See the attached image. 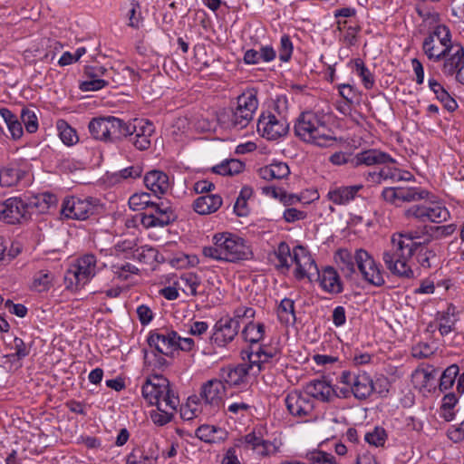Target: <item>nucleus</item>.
<instances>
[{
    "label": "nucleus",
    "mask_w": 464,
    "mask_h": 464,
    "mask_svg": "<svg viewBox=\"0 0 464 464\" xmlns=\"http://www.w3.org/2000/svg\"><path fill=\"white\" fill-rule=\"evenodd\" d=\"M401 205L424 199L429 191L420 187H398Z\"/></svg>",
    "instance_id": "37998d69"
},
{
    "label": "nucleus",
    "mask_w": 464,
    "mask_h": 464,
    "mask_svg": "<svg viewBox=\"0 0 464 464\" xmlns=\"http://www.w3.org/2000/svg\"><path fill=\"white\" fill-rule=\"evenodd\" d=\"M30 219L28 206L21 197H12L0 204V220L10 225L21 224Z\"/></svg>",
    "instance_id": "4468645a"
},
{
    "label": "nucleus",
    "mask_w": 464,
    "mask_h": 464,
    "mask_svg": "<svg viewBox=\"0 0 464 464\" xmlns=\"http://www.w3.org/2000/svg\"><path fill=\"white\" fill-rule=\"evenodd\" d=\"M405 216L423 222L440 223L450 218V212L440 205H414L406 210Z\"/></svg>",
    "instance_id": "aec40b11"
},
{
    "label": "nucleus",
    "mask_w": 464,
    "mask_h": 464,
    "mask_svg": "<svg viewBox=\"0 0 464 464\" xmlns=\"http://www.w3.org/2000/svg\"><path fill=\"white\" fill-rule=\"evenodd\" d=\"M241 335L246 342L257 343L264 338L265 324L263 323L255 324L251 321L244 327Z\"/></svg>",
    "instance_id": "c03bdc74"
},
{
    "label": "nucleus",
    "mask_w": 464,
    "mask_h": 464,
    "mask_svg": "<svg viewBox=\"0 0 464 464\" xmlns=\"http://www.w3.org/2000/svg\"><path fill=\"white\" fill-rule=\"evenodd\" d=\"M108 79H87L79 84V88L82 92H96L109 86Z\"/></svg>",
    "instance_id": "e2e57ef3"
},
{
    "label": "nucleus",
    "mask_w": 464,
    "mask_h": 464,
    "mask_svg": "<svg viewBox=\"0 0 464 464\" xmlns=\"http://www.w3.org/2000/svg\"><path fill=\"white\" fill-rule=\"evenodd\" d=\"M456 307L450 304L445 311L438 312L435 320L438 324H450L455 325L457 319L454 318Z\"/></svg>",
    "instance_id": "0e129e2a"
},
{
    "label": "nucleus",
    "mask_w": 464,
    "mask_h": 464,
    "mask_svg": "<svg viewBox=\"0 0 464 464\" xmlns=\"http://www.w3.org/2000/svg\"><path fill=\"white\" fill-rule=\"evenodd\" d=\"M144 185L155 197L167 194L171 188L169 175L158 169L150 170L145 174Z\"/></svg>",
    "instance_id": "b1692460"
},
{
    "label": "nucleus",
    "mask_w": 464,
    "mask_h": 464,
    "mask_svg": "<svg viewBox=\"0 0 464 464\" xmlns=\"http://www.w3.org/2000/svg\"><path fill=\"white\" fill-rule=\"evenodd\" d=\"M431 231L427 226L421 229H412L394 233L391 237V246L382 253V260L390 273L401 279L412 280L418 277L419 269H413L411 255L418 249L414 246H422L432 240Z\"/></svg>",
    "instance_id": "f257e3e1"
},
{
    "label": "nucleus",
    "mask_w": 464,
    "mask_h": 464,
    "mask_svg": "<svg viewBox=\"0 0 464 464\" xmlns=\"http://www.w3.org/2000/svg\"><path fill=\"white\" fill-rule=\"evenodd\" d=\"M381 198L390 205L401 207L398 187L384 188L381 193Z\"/></svg>",
    "instance_id": "69168bd1"
},
{
    "label": "nucleus",
    "mask_w": 464,
    "mask_h": 464,
    "mask_svg": "<svg viewBox=\"0 0 464 464\" xmlns=\"http://www.w3.org/2000/svg\"><path fill=\"white\" fill-rule=\"evenodd\" d=\"M422 51L427 58L431 62H440L445 54L446 47L441 46L433 36H426L422 42Z\"/></svg>",
    "instance_id": "ea45409f"
},
{
    "label": "nucleus",
    "mask_w": 464,
    "mask_h": 464,
    "mask_svg": "<svg viewBox=\"0 0 464 464\" xmlns=\"http://www.w3.org/2000/svg\"><path fill=\"white\" fill-rule=\"evenodd\" d=\"M427 36H433V39L443 47L453 46L456 44L451 41L450 30L445 24L435 26Z\"/></svg>",
    "instance_id": "09e8293b"
},
{
    "label": "nucleus",
    "mask_w": 464,
    "mask_h": 464,
    "mask_svg": "<svg viewBox=\"0 0 464 464\" xmlns=\"http://www.w3.org/2000/svg\"><path fill=\"white\" fill-rule=\"evenodd\" d=\"M122 128L123 120L114 116L95 117L88 124L91 136L104 142H114L122 138Z\"/></svg>",
    "instance_id": "0eeeda50"
},
{
    "label": "nucleus",
    "mask_w": 464,
    "mask_h": 464,
    "mask_svg": "<svg viewBox=\"0 0 464 464\" xmlns=\"http://www.w3.org/2000/svg\"><path fill=\"white\" fill-rule=\"evenodd\" d=\"M96 256L92 254H87L78 259L77 264L70 268L65 275V281H69L70 285L67 288L83 287L91 278L96 274Z\"/></svg>",
    "instance_id": "9d476101"
},
{
    "label": "nucleus",
    "mask_w": 464,
    "mask_h": 464,
    "mask_svg": "<svg viewBox=\"0 0 464 464\" xmlns=\"http://www.w3.org/2000/svg\"><path fill=\"white\" fill-rule=\"evenodd\" d=\"M395 162L396 160L389 153L376 149H368L353 154V168L372 167Z\"/></svg>",
    "instance_id": "412c9836"
},
{
    "label": "nucleus",
    "mask_w": 464,
    "mask_h": 464,
    "mask_svg": "<svg viewBox=\"0 0 464 464\" xmlns=\"http://www.w3.org/2000/svg\"><path fill=\"white\" fill-rule=\"evenodd\" d=\"M366 442L375 447L382 446L387 439L386 431L382 427H375L372 431L364 436Z\"/></svg>",
    "instance_id": "052dcab7"
},
{
    "label": "nucleus",
    "mask_w": 464,
    "mask_h": 464,
    "mask_svg": "<svg viewBox=\"0 0 464 464\" xmlns=\"http://www.w3.org/2000/svg\"><path fill=\"white\" fill-rule=\"evenodd\" d=\"M177 411L174 408L165 406V409L158 408L150 412L152 421L158 426H164L170 422Z\"/></svg>",
    "instance_id": "3c124183"
},
{
    "label": "nucleus",
    "mask_w": 464,
    "mask_h": 464,
    "mask_svg": "<svg viewBox=\"0 0 464 464\" xmlns=\"http://www.w3.org/2000/svg\"><path fill=\"white\" fill-rule=\"evenodd\" d=\"M222 202L219 195L207 194L195 199L193 208L199 215H208L216 212L222 206Z\"/></svg>",
    "instance_id": "c85d7f7f"
},
{
    "label": "nucleus",
    "mask_w": 464,
    "mask_h": 464,
    "mask_svg": "<svg viewBox=\"0 0 464 464\" xmlns=\"http://www.w3.org/2000/svg\"><path fill=\"white\" fill-rule=\"evenodd\" d=\"M309 464H338L334 456L323 450H314L306 455Z\"/></svg>",
    "instance_id": "bf43d9fd"
},
{
    "label": "nucleus",
    "mask_w": 464,
    "mask_h": 464,
    "mask_svg": "<svg viewBox=\"0 0 464 464\" xmlns=\"http://www.w3.org/2000/svg\"><path fill=\"white\" fill-rule=\"evenodd\" d=\"M99 208L97 198L71 197L64 198L61 208V215L66 219L85 220L96 214Z\"/></svg>",
    "instance_id": "6e6552de"
},
{
    "label": "nucleus",
    "mask_w": 464,
    "mask_h": 464,
    "mask_svg": "<svg viewBox=\"0 0 464 464\" xmlns=\"http://www.w3.org/2000/svg\"><path fill=\"white\" fill-rule=\"evenodd\" d=\"M357 257L359 259L357 269L363 280L372 285L382 286L385 284V279L381 264L377 263L372 255L362 248H357Z\"/></svg>",
    "instance_id": "ddd939ff"
},
{
    "label": "nucleus",
    "mask_w": 464,
    "mask_h": 464,
    "mask_svg": "<svg viewBox=\"0 0 464 464\" xmlns=\"http://www.w3.org/2000/svg\"><path fill=\"white\" fill-rule=\"evenodd\" d=\"M227 388L219 378L211 379L202 384L199 392V401H203L211 412L218 411L226 395Z\"/></svg>",
    "instance_id": "6ab92c4d"
},
{
    "label": "nucleus",
    "mask_w": 464,
    "mask_h": 464,
    "mask_svg": "<svg viewBox=\"0 0 464 464\" xmlns=\"http://www.w3.org/2000/svg\"><path fill=\"white\" fill-rule=\"evenodd\" d=\"M257 91L247 89L237 98V103L228 112L221 114L218 121L228 129L237 130L246 128L258 108Z\"/></svg>",
    "instance_id": "20e7f679"
},
{
    "label": "nucleus",
    "mask_w": 464,
    "mask_h": 464,
    "mask_svg": "<svg viewBox=\"0 0 464 464\" xmlns=\"http://www.w3.org/2000/svg\"><path fill=\"white\" fill-rule=\"evenodd\" d=\"M290 169L285 162H273L259 169V175L266 180L283 179L289 176Z\"/></svg>",
    "instance_id": "f704fd0d"
},
{
    "label": "nucleus",
    "mask_w": 464,
    "mask_h": 464,
    "mask_svg": "<svg viewBox=\"0 0 464 464\" xmlns=\"http://www.w3.org/2000/svg\"><path fill=\"white\" fill-rule=\"evenodd\" d=\"M414 246H419V248L413 251L411 255V259L414 257L418 265L417 267H413V269H419L418 277L420 276L422 269L430 270L440 267L443 255V249L440 244L430 241L422 246L416 245Z\"/></svg>",
    "instance_id": "9b49d317"
},
{
    "label": "nucleus",
    "mask_w": 464,
    "mask_h": 464,
    "mask_svg": "<svg viewBox=\"0 0 464 464\" xmlns=\"http://www.w3.org/2000/svg\"><path fill=\"white\" fill-rule=\"evenodd\" d=\"M157 458L141 448H134L127 455L126 464H156Z\"/></svg>",
    "instance_id": "de8ad7c7"
},
{
    "label": "nucleus",
    "mask_w": 464,
    "mask_h": 464,
    "mask_svg": "<svg viewBox=\"0 0 464 464\" xmlns=\"http://www.w3.org/2000/svg\"><path fill=\"white\" fill-rule=\"evenodd\" d=\"M277 109L278 105L275 104L274 111H262L257 120V132L268 140H276L289 131V123L285 116Z\"/></svg>",
    "instance_id": "423d86ee"
},
{
    "label": "nucleus",
    "mask_w": 464,
    "mask_h": 464,
    "mask_svg": "<svg viewBox=\"0 0 464 464\" xmlns=\"http://www.w3.org/2000/svg\"><path fill=\"white\" fill-rule=\"evenodd\" d=\"M363 185L331 187L326 195L327 198L335 205H347L353 201Z\"/></svg>",
    "instance_id": "cd10ccee"
},
{
    "label": "nucleus",
    "mask_w": 464,
    "mask_h": 464,
    "mask_svg": "<svg viewBox=\"0 0 464 464\" xmlns=\"http://www.w3.org/2000/svg\"><path fill=\"white\" fill-rule=\"evenodd\" d=\"M155 128L152 122L144 119H134L130 122L123 121L122 137L141 136L143 134H153Z\"/></svg>",
    "instance_id": "7c9ffc66"
},
{
    "label": "nucleus",
    "mask_w": 464,
    "mask_h": 464,
    "mask_svg": "<svg viewBox=\"0 0 464 464\" xmlns=\"http://www.w3.org/2000/svg\"><path fill=\"white\" fill-rule=\"evenodd\" d=\"M148 344L159 354L173 358L179 351L191 352L195 348V341L190 337L182 338L171 329L161 328L150 331L147 339Z\"/></svg>",
    "instance_id": "39448f33"
},
{
    "label": "nucleus",
    "mask_w": 464,
    "mask_h": 464,
    "mask_svg": "<svg viewBox=\"0 0 464 464\" xmlns=\"http://www.w3.org/2000/svg\"><path fill=\"white\" fill-rule=\"evenodd\" d=\"M285 407L289 414L299 422H306L315 418L314 399L299 391H292L285 398Z\"/></svg>",
    "instance_id": "1a4fd4ad"
},
{
    "label": "nucleus",
    "mask_w": 464,
    "mask_h": 464,
    "mask_svg": "<svg viewBox=\"0 0 464 464\" xmlns=\"http://www.w3.org/2000/svg\"><path fill=\"white\" fill-rule=\"evenodd\" d=\"M111 72L112 68L109 70L99 64L86 65L83 70V73L88 79H108L114 82Z\"/></svg>",
    "instance_id": "6e6d98bb"
},
{
    "label": "nucleus",
    "mask_w": 464,
    "mask_h": 464,
    "mask_svg": "<svg viewBox=\"0 0 464 464\" xmlns=\"http://www.w3.org/2000/svg\"><path fill=\"white\" fill-rule=\"evenodd\" d=\"M459 367L457 364L448 366L442 372L440 380V390L447 391L450 389L459 375Z\"/></svg>",
    "instance_id": "864d4df0"
},
{
    "label": "nucleus",
    "mask_w": 464,
    "mask_h": 464,
    "mask_svg": "<svg viewBox=\"0 0 464 464\" xmlns=\"http://www.w3.org/2000/svg\"><path fill=\"white\" fill-rule=\"evenodd\" d=\"M292 262L295 264V277L297 280L308 278L310 281L319 271V268L311 253L302 245H297L293 249Z\"/></svg>",
    "instance_id": "dca6fc26"
},
{
    "label": "nucleus",
    "mask_w": 464,
    "mask_h": 464,
    "mask_svg": "<svg viewBox=\"0 0 464 464\" xmlns=\"http://www.w3.org/2000/svg\"><path fill=\"white\" fill-rule=\"evenodd\" d=\"M315 276L324 292L331 295H339L343 292V283L334 267L326 266L319 269Z\"/></svg>",
    "instance_id": "4be33fe9"
},
{
    "label": "nucleus",
    "mask_w": 464,
    "mask_h": 464,
    "mask_svg": "<svg viewBox=\"0 0 464 464\" xmlns=\"http://www.w3.org/2000/svg\"><path fill=\"white\" fill-rule=\"evenodd\" d=\"M154 200L147 192L135 193L129 198V206L133 210L150 208Z\"/></svg>",
    "instance_id": "4d7b16f0"
},
{
    "label": "nucleus",
    "mask_w": 464,
    "mask_h": 464,
    "mask_svg": "<svg viewBox=\"0 0 464 464\" xmlns=\"http://www.w3.org/2000/svg\"><path fill=\"white\" fill-rule=\"evenodd\" d=\"M54 273L49 269H41L34 273L31 289L37 293L49 291L54 284Z\"/></svg>",
    "instance_id": "473e14b6"
},
{
    "label": "nucleus",
    "mask_w": 464,
    "mask_h": 464,
    "mask_svg": "<svg viewBox=\"0 0 464 464\" xmlns=\"http://www.w3.org/2000/svg\"><path fill=\"white\" fill-rule=\"evenodd\" d=\"M198 401L199 399L197 396H192L188 399V402L186 403V405L181 406L180 416L183 420H190L198 417L199 412L198 407Z\"/></svg>",
    "instance_id": "13d9d810"
},
{
    "label": "nucleus",
    "mask_w": 464,
    "mask_h": 464,
    "mask_svg": "<svg viewBox=\"0 0 464 464\" xmlns=\"http://www.w3.org/2000/svg\"><path fill=\"white\" fill-rule=\"evenodd\" d=\"M159 399V402H155L154 404L158 408L165 409V406H167L174 408V410L177 411L179 406V395L170 383H169V387L162 392V395H160Z\"/></svg>",
    "instance_id": "49530a36"
},
{
    "label": "nucleus",
    "mask_w": 464,
    "mask_h": 464,
    "mask_svg": "<svg viewBox=\"0 0 464 464\" xmlns=\"http://www.w3.org/2000/svg\"><path fill=\"white\" fill-rule=\"evenodd\" d=\"M196 436L204 442L217 444L227 440V432L217 426L201 425L196 430Z\"/></svg>",
    "instance_id": "c756f323"
},
{
    "label": "nucleus",
    "mask_w": 464,
    "mask_h": 464,
    "mask_svg": "<svg viewBox=\"0 0 464 464\" xmlns=\"http://www.w3.org/2000/svg\"><path fill=\"white\" fill-rule=\"evenodd\" d=\"M155 198L156 199L153 201L150 209V212L159 218L158 221H160L161 227H167L175 222L178 218L175 204L166 198Z\"/></svg>",
    "instance_id": "5701e85b"
},
{
    "label": "nucleus",
    "mask_w": 464,
    "mask_h": 464,
    "mask_svg": "<svg viewBox=\"0 0 464 464\" xmlns=\"http://www.w3.org/2000/svg\"><path fill=\"white\" fill-rule=\"evenodd\" d=\"M277 318L283 324H294L296 321L295 302L291 298L285 297L281 300L276 309Z\"/></svg>",
    "instance_id": "4c0bfd02"
},
{
    "label": "nucleus",
    "mask_w": 464,
    "mask_h": 464,
    "mask_svg": "<svg viewBox=\"0 0 464 464\" xmlns=\"http://www.w3.org/2000/svg\"><path fill=\"white\" fill-rule=\"evenodd\" d=\"M142 174V168L140 165H132L114 172L111 176V181L113 183H121L127 179H135Z\"/></svg>",
    "instance_id": "a18cd8bd"
},
{
    "label": "nucleus",
    "mask_w": 464,
    "mask_h": 464,
    "mask_svg": "<svg viewBox=\"0 0 464 464\" xmlns=\"http://www.w3.org/2000/svg\"><path fill=\"white\" fill-rule=\"evenodd\" d=\"M212 242V246L202 248V255L206 258L237 263L247 260L252 256V251L245 239L236 234L217 233L213 236Z\"/></svg>",
    "instance_id": "f03ea898"
},
{
    "label": "nucleus",
    "mask_w": 464,
    "mask_h": 464,
    "mask_svg": "<svg viewBox=\"0 0 464 464\" xmlns=\"http://www.w3.org/2000/svg\"><path fill=\"white\" fill-rule=\"evenodd\" d=\"M0 116L3 118L13 140H20L24 135L21 120L8 108L0 109Z\"/></svg>",
    "instance_id": "2f4dec72"
},
{
    "label": "nucleus",
    "mask_w": 464,
    "mask_h": 464,
    "mask_svg": "<svg viewBox=\"0 0 464 464\" xmlns=\"http://www.w3.org/2000/svg\"><path fill=\"white\" fill-rule=\"evenodd\" d=\"M25 203L28 206L29 215L32 216L33 210H36L38 213H46L48 212V207L44 206V202L40 199V196L35 195L29 198H24Z\"/></svg>",
    "instance_id": "774afa93"
},
{
    "label": "nucleus",
    "mask_w": 464,
    "mask_h": 464,
    "mask_svg": "<svg viewBox=\"0 0 464 464\" xmlns=\"http://www.w3.org/2000/svg\"><path fill=\"white\" fill-rule=\"evenodd\" d=\"M294 132L302 141L318 147H327L336 140L324 116L312 111H304L297 117Z\"/></svg>",
    "instance_id": "7ed1b4c3"
},
{
    "label": "nucleus",
    "mask_w": 464,
    "mask_h": 464,
    "mask_svg": "<svg viewBox=\"0 0 464 464\" xmlns=\"http://www.w3.org/2000/svg\"><path fill=\"white\" fill-rule=\"evenodd\" d=\"M304 393L310 398L321 401L323 402H331L334 400V387L324 380H312L304 389Z\"/></svg>",
    "instance_id": "bb28decb"
},
{
    "label": "nucleus",
    "mask_w": 464,
    "mask_h": 464,
    "mask_svg": "<svg viewBox=\"0 0 464 464\" xmlns=\"http://www.w3.org/2000/svg\"><path fill=\"white\" fill-rule=\"evenodd\" d=\"M239 328L240 323L236 319H231L228 315L221 317L213 327L210 341L218 347H225L235 339Z\"/></svg>",
    "instance_id": "a211bd4d"
},
{
    "label": "nucleus",
    "mask_w": 464,
    "mask_h": 464,
    "mask_svg": "<svg viewBox=\"0 0 464 464\" xmlns=\"http://www.w3.org/2000/svg\"><path fill=\"white\" fill-rule=\"evenodd\" d=\"M20 120L28 133H35L38 130V117L34 110L23 108L20 113Z\"/></svg>",
    "instance_id": "603ef678"
},
{
    "label": "nucleus",
    "mask_w": 464,
    "mask_h": 464,
    "mask_svg": "<svg viewBox=\"0 0 464 464\" xmlns=\"http://www.w3.org/2000/svg\"><path fill=\"white\" fill-rule=\"evenodd\" d=\"M339 380L340 382L351 387L353 395L358 400L367 399L376 389L372 379L366 372L343 371Z\"/></svg>",
    "instance_id": "2eb2a0df"
},
{
    "label": "nucleus",
    "mask_w": 464,
    "mask_h": 464,
    "mask_svg": "<svg viewBox=\"0 0 464 464\" xmlns=\"http://www.w3.org/2000/svg\"><path fill=\"white\" fill-rule=\"evenodd\" d=\"M293 43L288 34H283L280 39L279 59L281 62L287 63L290 61L293 53Z\"/></svg>",
    "instance_id": "680f3d73"
},
{
    "label": "nucleus",
    "mask_w": 464,
    "mask_h": 464,
    "mask_svg": "<svg viewBox=\"0 0 464 464\" xmlns=\"http://www.w3.org/2000/svg\"><path fill=\"white\" fill-rule=\"evenodd\" d=\"M250 371L251 365H246V362L228 364L219 370L218 378L227 389L241 388L247 385Z\"/></svg>",
    "instance_id": "f3484780"
},
{
    "label": "nucleus",
    "mask_w": 464,
    "mask_h": 464,
    "mask_svg": "<svg viewBox=\"0 0 464 464\" xmlns=\"http://www.w3.org/2000/svg\"><path fill=\"white\" fill-rule=\"evenodd\" d=\"M354 69L357 75L362 79V82L365 89L371 90L374 86V77L370 70L365 66L361 59H356L354 62Z\"/></svg>",
    "instance_id": "5fc2aeb1"
},
{
    "label": "nucleus",
    "mask_w": 464,
    "mask_h": 464,
    "mask_svg": "<svg viewBox=\"0 0 464 464\" xmlns=\"http://www.w3.org/2000/svg\"><path fill=\"white\" fill-rule=\"evenodd\" d=\"M24 174L17 165H7L0 169V186L6 188L16 186Z\"/></svg>",
    "instance_id": "c9c22d12"
},
{
    "label": "nucleus",
    "mask_w": 464,
    "mask_h": 464,
    "mask_svg": "<svg viewBox=\"0 0 464 464\" xmlns=\"http://www.w3.org/2000/svg\"><path fill=\"white\" fill-rule=\"evenodd\" d=\"M133 257L141 263L153 265L163 262L164 258L160 252L150 246H142L134 250Z\"/></svg>",
    "instance_id": "a19ab883"
},
{
    "label": "nucleus",
    "mask_w": 464,
    "mask_h": 464,
    "mask_svg": "<svg viewBox=\"0 0 464 464\" xmlns=\"http://www.w3.org/2000/svg\"><path fill=\"white\" fill-rule=\"evenodd\" d=\"M186 295L196 296L201 285L200 277L194 273H187L180 276L179 281L175 283Z\"/></svg>",
    "instance_id": "79ce46f5"
},
{
    "label": "nucleus",
    "mask_w": 464,
    "mask_h": 464,
    "mask_svg": "<svg viewBox=\"0 0 464 464\" xmlns=\"http://www.w3.org/2000/svg\"><path fill=\"white\" fill-rule=\"evenodd\" d=\"M445 50L441 60L442 73L447 77L455 75L456 81L464 84V47L461 44L456 43Z\"/></svg>",
    "instance_id": "f8f14e48"
},
{
    "label": "nucleus",
    "mask_w": 464,
    "mask_h": 464,
    "mask_svg": "<svg viewBox=\"0 0 464 464\" xmlns=\"http://www.w3.org/2000/svg\"><path fill=\"white\" fill-rule=\"evenodd\" d=\"M329 161L335 166L349 164L350 167L353 168V154L349 152L337 151L330 156Z\"/></svg>",
    "instance_id": "338daca9"
},
{
    "label": "nucleus",
    "mask_w": 464,
    "mask_h": 464,
    "mask_svg": "<svg viewBox=\"0 0 464 464\" xmlns=\"http://www.w3.org/2000/svg\"><path fill=\"white\" fill-rule=\"evenodd\" d=\"M33 344V341L26 343L22 338L15 336L7 343V346L13 350L14 353L7 354L5 357L9 360L16 358L18 361H21L30 354Z\"/></svg>",
    "instance_id": "58836bf2"
},
{
    "label": "nucleus",
    "mask_w": 464,
    "mask_h": 464,
    "mask_svg": "<svg viewBox=\"0 0 464 464\" xmlns=\"http://www.w3.org/2000/svg\"><path fill=\"white\" fill-rule=\"evenodd\" d=\"M274 254L277 259L276 268L282 273L288 272L293 263V251L289 245L285 241L280 242Z\"/></svg>",
    "instance_id": "e433bc0d"
},
{
    "label": "nucleus",
    "mask_w": 464,
    "mask_h": 464,
    "mask_svg": "<svg viewBox=\"0 0 464 464\" xmlns=\"http://www.w3.org/2000/svg\"><path fill=\"white\" fill-rule=\"evenodd\" d=\"M428 83L430 91H432V92L435 94L436 99L442 103L443 107L448 111L453 112L457 110V102L450 95V93L437 80L430 78L429 79Z\"/></svg>",
    "instance_id": "72a5a7b5"
},
{
    "label": "nucleus",
    "mask_w": 464,
    "mask_h": 464,
    "mask_svg": "<svg viewBox=\"0 0 464 464\" xmlns=\"http://www.w3.org/2000/svg\"><path fill=\"white\" fill-rule=\"evenodd\" d=\"M57 130L62 141L71 146L78 141V136L74 129H72L65 121L59 120L57 121Z\"/></svg>",
    "instance_id": "8fccbe9b"
},
{
    "label": "nucleus",
    "mask_w": 464,
    "mask_h": 464,
    "mask_svg": "<svg viewBox=\"0 0 464 464\" xmlns=\"http://www.w3.org/2000/svg\"><path fill=\"white\" fill-rule=\"evenodd\" d=\"M334 260L347 279H352L358 266L357 249L354 253L347 248H339L334 254Z\"/></svg>",
    "instance_id": "a878e982"
},
{
    "label": "nucleus",
    "mask_w": 464,
    "mask_h": 464,
    "mask_svg": "<svg viewBox=\"0 0 464 464\" xmlns=\"http://www.w3.org/2000/svg\"><path fill=\"white\" fill-rule=\"evenodd\" d=\"M169 380L155 375L152 378H148L141 387V393L143 398L150 405H154L155 402H159V398L162 395V392L169 387Z\"/></svg>",
    "instance_id": "393cba45"
}]
</instances>
